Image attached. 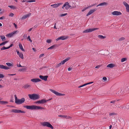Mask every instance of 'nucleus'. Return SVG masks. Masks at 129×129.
I'll return each instance as SVG.
<instances>
[{"instance_id": "nucleus-56", "label": "nucleus", "mask_w": 129, "mask_h": 129, "mask_svg": "<svg viewBox=\"0 0 129 129\" xmlns=\"http://www.w3.org/2000/svg\"><path fill=\"white\" fill-rule=\"evenodd\" d=\"M16 51L17 52V54L18 55H19L20 54V53L19 51H17V50H16Z\"/></svg>"}, {"instance_id": "nucleus-21", "label": "nucleus", "mask_w": 129, "mask_h": 129, "mask_svg": "<svg viewBox=\"0 0 129 129\" xmlns=\"http://www.w3.org/2000/svg\"><path fill=\"white\" fill-rule=\"evenodd\" d=\"M49 100H46L44 99H43L41 100H40V104H42L45 103L47 101H48Z\"/></svg>"}, {"instance_id": "nucleus-59", "label": "nucleus", "mask_w": 129, "mask_h": 129, "mask_svg": "<svg viewBox=\"0 0 129 129\" xmlns=\"http://www.w3.org/2000/svg\"><path fill=\"white\" fill-rule=\"evenodd\" d=\"M27 37V35H26L25 34L23 36V37L24 38V39L25 38Z\"/></svg>"}, {"instance_id": "nucleus-42", "label": "nucleus", "mask_w": 129, "mask_h": 129, "mask_svg": "<svg viewBox=\"0 0 129 129\" xmlns=\"http://www.w3.org/2000/svg\"><path fill=\"white\" fill-rule=\"evenodd\" d=\"M109 115L110 116H111L114 115H116V114L115 113H110Z\"/></svg>"}, {"instance_id": "nucleus-28", "label": "nucleus", "mask_w": 129, "mask_h": 129, "mask_svg": "<svg viewBox=\"0 0 129 129\" xmlns=\"http://www.w3.org/2000/svg\"><path fill=\"white\" fill-rule=\"evenodd\" d=\"M98 37L99 38L101 39H104L106 38V37L101 35H98Z\"/></svg>"}, {"instance_id": "nucleus-26", "label": "nucleus", "mask_w": 129, "mask_h": 129, "mask_svg": "<svg viewBox=\"0 0 129 129\" xmlns=\"http://www.w3.org/2000/svg\"><path fill=\"white\" fill-rule=\"evenodd\" d=\"M8 7L10 8L11 9L13 10H15L16 9V7L13 6H9Z\"/></svg>"}, {"instance_id": "nucleus-64", "label": "nucleus", "mask_w": 129, "mask_h": 129, "mask_svg": "<svg viewBox=\"0 0 129 129\" xmlns=\"http://www.w3.org/2000/svg\"><path fill=\"white\" fill-rule=\"evenodd\" d=\"M33 28V27L30 28L28 30V31L29 32L30 31L32 30V29Z\"/></svg>"}, {"instance_id": "nucleus-29", "label": "nucleus", "mask_w": 129, "mask_h": 129, "mask_svg": "<svg viewBox=\"0 0 129 129\" xmlns=\"http://www.w3.org/2000/svg\"><path fill=\"white\" fill-rule=\"evenodd\" d=\"M0 103L2 104H5L8 103V102L7 101H0Z\"/></svg>"}, {"instance_id": "nucleus-10", "label": "nucleus", "mask_w": 129, "mask_h": 129, "mask_svg": "<svg viewBox=\"0 0 129 129\" xmlns=\"http://www.w3.org/2000/svg\"><path fill=\"white\" fill-rule=\"evenodd\" d=\"M17 32V31H14L12 33L8 34H7L6 36H7L10 38L11 37H12L13 36V35L14 34H15Z\"/></svg>"}, {"instance_id": "nucleus-51", "label": "nucleus", "mask_w": 129, "mask_h": 129, "mask_svg": "<svg viewBox=\"0 0 129 129\" xmlns=\"http://www.w3.org/2000/svg\"><path fill=\"white\" fill-rule=\"evenodd\" d=\"M103 80H104L105 81H106L107 80V78L105 77H104L103 78Z\"/></svg>"}, {"instance_id": "nucleus-40", "label": "nucleus", "mask_w": 129, "mask_h": 129, "mask_svg": "<svg viewBox=\"0 0 129 129\" xmlns=\"http://www.w3.org/2000/svg\"><path fill=\"white\" fill-rule=\"evenodd\" d=\"M7 49V47H5V46L3 47L1 49V50H5V49Z\"/></svg>"}, {"instance_id": "nucleus-14", "label": "nucleus", "mask_w": 129, "mask_h": 129, "mask_svg": "<svg viewBox=\"0 0 129 129\" xmlns=\"http://www.w3.org/2000/svg\"><path fill=\"white\" fill-rule=\"evenodd\" d=\"M67 38L66 36H62L58 37L56 39V41H58L59 40H64Z\"/></svg>"}, {"instance_id": "nucleus-38", "label": "nucleus", "mask_w": 129, "mask_h": 129, "mask_svg": "<svg viewBox=\"0 0 129 129\" xmlns=\"http://www.w3.org/2000/svg\"><path fill=\"white\" fill-rule=\"evenodd\" d=\"M126 59V58H123L121 59V61L122 62H123L125 61Z\"/></svg>"}, {"instance_id": "nucleus-17", "label": "nucleus", "mask_w": 129, "mask_h": 129, "mask_svg": "<svg viewBox=\"0 0 129 129\" xmlns=\"http://www.w3.org/2000/svg\"><path fill=\"white\" fill-rule=\"evenodd\" d=\"M0 68L5 70H8L10 69L8 67L5 66L3 65L0 64Z\"/></svg>"}, {"instance_id": "nucleus-52", "label": "nucleus", "mask_w": 129, "mask_h": 129, "mask_svg": "<svg viewBox=\"0 0 129 129\" xmlns=\"http://www.w3.org/2000/svg\"><path fill=\"white\" fill-rule=\"evenodd\" d=\"M66 3H65L64 4L63 6L62 7V9H63L66 6Z\"/></svg>"}, {"instance_id": "nucleus-27", "label": "nucleus", "mask_w": 129, "mask_h": 129, "mask_svg": "<svg viewBox=\"0 0 129 129\" xmlns=\"http://www.w3.org/2000/svg\"><path fill=\"white\" fill-rule=\"evenodd\" d=\"M19 57L22 59H23L24 57L23 55V53H20V54L19 55Z\"/></svg>"}, {"instance_id": "nucleus-62", "label": "nucleus", "mask_w": 129, "mask_h": 129, "mask_svg": "<svg viewBox=\"0 0 129 129\" xmlns=\"http://www.w3.org/2000/svg\"><path fill=\"white\" fill-rule=\"evenodd\" d=\"M38 26V24H37L36 25H35V26H34V27H33V28H36V27H37V26Z\"/></svg>"}, {"instance_id": "nucleus-49", "label": "nucleus", "mask_w": 129, "mask_h": 129, "mask_svg": "<svg viewBox=\"0 0 129 129\" xmlns=\"http://www.w3.org/2000/svg\"><path fill=\"white\" fill-rule=\"evenodd\" d=\"M93 82H89V83H85V84L86 85H87L92 83H93Z\"/></svg>"}, {"instance_id": "nucleus-32", "label": "nucleus", "mask_w": 129, "mask_h": 129, "mask_svg": "<svg viewBox=\"0 0 129 129\" xmlns=\"http://www.w3.org/2000/svg\"><path fill=\"white\" fill-rule=\"evenodd\" d=\"M8 42V41H6L3 42L2 43L0 44V46L2 45H4L5 44L7 43Z\"/></svg>"}, {"instance_id": "nucleus-19", "label": "nucleus", "mask_w": 129, "mask_h": 129, "mask_svg": "<svg viewBox=\"0 0 129 129\" xmlns=\"http://www.w3.org/2000/svg\"><path fill=\"white\" fill-rule=\"evenodd\" d=\"M70 59V57H68V58H67L64 60L61 61V62H60V63L61 64H63L65 63L66 62L69 60Z\"/></svg>"}, {"instance_id": "nucleus-63", "label": "nucleus", "mask_w": 129, "mask_h": 129, "mask_svg": "<svg viewBox=\"0 0 129 129\" xmlns=\"http://www.w3.org/2000/svg\"><path fill=\"white\" fill-rule=\"evenodd\" d=\"M14 25L15 28H16L17 27V25L14 23Z\"/></svg>"}, {"instance_id": "nucleus-39", "label": "nucleus", "mask_w": 129, "mask_h": 129, "mask_svg": "<svg viewBox=\"0 0 129 129\" xmlns=\"http://www.w3.org/2000/svg\"><path fill=\"white\" fill-rule=\"evenodd\" d=\"M68 14L67 13H66L64 14H61L60 15V17H63L64 16H65L67 15Z\"/></svg>"}, {"instance_id": "nucleus-37", "label": "nucleus", "mask_w": 129, "mask_h": 129, "mask_svg": "<svg viewBox=\"0 0 129 129\" xmlns=\"http://www.w3.org/2000/svg\"><path fill=\"white\" fill-rule=\"evenodd\" d=\"M61 64L60 62L56 66V68H57L61 65Z\"/></svg>"}, {"instance_id": "nucleus-23", "label": "nucleus", "mask_w": 129, "mask_h": 129, "mask_svg": "<svg viewBox=\"0 0 129 129\" xmlns=\"http://www.w3.org/2000/svg\"><path fill=\"white\" fill-rule=\"evenodd\" d=\"M30 87V85L27 84L24 85L23 86V87L25 89H27L29 88Z\"/></svg>"}, {"instance_id": "nucleus-35", "label": "nucleus", "mask_w": 129, "mask_h": 129, "mask_svg": "<svg viewBox=\"0 0 129 129\" xmlns=\"http://www.w3.org/2000/svg\"><path fill=\"white\" fill-rule=\"evenodd\" d=\"M55 47V45H53V46H50L49 48H48V49H53Z\"/></svg>"}, {"instance_id": "nucleus-20", "label": "nucleus", "mask_w": 129, "mask_h": 129, "mask_svg": "<svg viewBox=\"0 0 129 129\" xmlns=\"http://www.w3.org/2000/svg\"><path fill=\"white\" fill-rule=\"evenodd\" d=\"M108 4V3L106 2H104L99 4L96 7H98L100 6H106Z\"/></svg>"}, {"instance_id": "nucleus-58", "label": "nucleus", "mask_w": 129, "mask_h": 129, "mask_svg": "<svg viewBox=\"0 0 129 129\" xmlns=\"http://www.w3.org/2000/svg\"><path fill=\"white\" fill-rule=\"evenodd\" d=\"M68 5H66V6H65V9L67 10L68 9Z\"/></svg>"}, {"instance_id": "nucleus-25", "label": "nucleus", "mask_w": 129, "mask_h": 129, "mask_svg": "<svg viewBox=\"0 0 129 129\" xmlns=\"http://www.w3.org/2000/svg\"><path fill=\"white\" fill-rule=\"evenodd\" d=\"M22 67H23V68L20 69L19 71H25L26 69V68L25 66H23Z\"/></svg>"}, {"instance_id": "nucleus-30", "label": "nucleus", "mask_w": 129, "mask_h": 129, "mask_svg": "<svg viewBox=\"0 0 129 129\" xmlns=\"http://www.w3.org/2000/svg\"><path fill=\"white\" fill-rule=\"evenodd\" d=\"M0 37L3 41H4L5 40V37L4 36H1Z\"/></svg>"}, {"instance_id": "nucleus-18", "label": "nucleus", "mask_w": 129, "mask_h": 129, "mask_svg": "<svg viewBox=\"0 0 129 129\" xmlns=\"http://www.w3.org/2000/svg\"><path fill=\"white\" fill-rule=\"evenodd\" d=\"M31 15V13H29L27 14L24 15L21 18L22 20L25 19L28 17L30 16Z\"/></svg>"}, {"instance_id": "nucleus-2", "label": "nucleus", "mask_w": 129, "mask_h": 129, "mask_svg": "<svg viewBox=\"0 0 129 129\" xmlns=\"http://www.w3.org/2000/svg\"><path fill=\"white\" fill-rule=\"evenodd\" d=\"M40 124L42 125L43 126H46L51 128V129H53V126L49 122L47 121H44L41 122Z\"/></svg>"}, {"instance_id": "nucleus-45", "label": "nucleus", "mask_w": 129, "mask_h": 129, "mask_svg": "<svg viewBox=\"0 0 129 129\" xmlns=\"http://www.w3.org/2000/svg\"><path fill=\"white\" fill-rule=\"evenodd\" d=\"M27 39H28V40L30 41L31 42H32V41L31 40V39H30V36H29L27 38Z\"/></svg>"}, {"instance_id": "nucleus-60", "label": "nucleus", "mask_w": 129, "mask_h": 129, "mask_svg": "<svg viewBox=\"0 0 129 129\" xmlns=\"http://www.w3.org/2000/svg\"><path fill=\"white\" fill-rule=\"evenodd\" d=\"M44 54H40V57H42L44 55Z\"/></svg>"}, {"instance_id": "nucleus-11", "label": "nucleus", "mask_w": 129, "mask_h": 129, "mask_svg": "<svg viewBox=\"0 0 129 129\" xmlns=\"http://www.w3.org/2000/svg\"><path fill=\"white\" fill-rule=\"evenodd\" d=\"M33 106L34 105L28 106L26 105L23 106V107L25 108H26L27 109H29L33 110Z\"/></svg>"}, {"instance_id": "nucleus-1", "label": "nucleus", "mask_w": 129, "mask_h": 129, "mask_svg": "<svg viewBox=\"0 0 129 129\" xmlns=\"http://www.w3.org/2000/svg\"><path fill=\"white\" fill-rule=\"evenodd\" d=\"M15 97V103L17 105H20L23 103L25 101L24 98H22L19 99H17L16 95H14Z\"/></svg>"}, {"instance_id": "nucleus-50", "label": "nucleus", "mask_w": 129, "mask_h": 129, "mask_svg": "<svg viewBox=\"0 0 129 129\" xmlns=\"http://www.w3.org/2000/svg\"><path fill=\"white\" fill-rule=\"evenodd\" d=\"M116 102V100H114L111 101L110 103H111L114 104Z\"/></svg>"}, {"instance_id": "nucleus-16", "label": "nucleus", "mask_w": 129, "mask_h": 129, "mask_svg": "<svg viewBox=\"0 0 129 129\" xmlns=\"http://www.w3.org/2000/svg\"><path fill=\"white\" fill-rule=\"evenodd\" d=\"M96 9H94L93 10H91L87 14L86 16H88L92 13H93L94 11H96Z\"/></svg>"}, {"instance_id": "nucleus-22", "label": "nucleus", "mask_w": 129, "mask_h": 129, "mask_svg": "<svg viewBox=\"0 0 129 129\" xmlns=\"http://www.w3.org/2000/svg\"><path fill=\"white\" fill-rule=\"evenodd\" d=\"M18 45L19 48L22 51H25V50L23 48L22 46L21 43H19V44Z\"/></svg>"}, {"instance_id": "nucleus-13", "label": "nucleus", "mask_w": 129, "mask_h": 129, "mask_svg": "<svg viewBox=\"0 0 129 129\" xmlns=\"http://www.w3.org/2000/svg\"><path fill=\"white\" fill-rule=\"evenodd\" d=\"M31 81L33 82L36 83L41 81V80L39 78H34L31 79Z\"/></svg>"}, {"instance_id": "nucleus-41", "label": "nucleus", "mask_w": 129, "mask_h": 129, "mask_svg": "<svg viewBox=\"0 0 129 129\" xmlns=\"http://www.w3.org/2000/svg\"><path fill=\"white\" fill-rule=\"evenodd\" d=\"M125 38L123 37H121L119 39V41H120L124 40Z\"/></svg>"}, {"instance_id": "nucleus-15", "label": "nucleus", "mask_w": 129, "mask_h": 129, "mask_svg": "<svg viewBox=\"0 0 129 129\" xmlns=\"http://www.w3.org/2000/svg\"><path fill=\"white\" fill-rule=\"evenodd\" d=\"M48 77V76H43L42 75H40L39 76V77L41 79L45 81L47 80Z\"/></svg>"}, {"instance_id": "nucleus-57", "label": "nucleus", "mask_w": 129, "mask_h": 129, "mask_svg": "<svg viewBox=\"0 0 129 129\" xmlns=\"http://www.w3.org/2000/svg\"><path fill=\"white\" fill-rule=\"evenodd\" d=\"M15 74H8V75L9 76H13L15 75Z\"/></svg>"}, {"instance_id": "nucleus-7", "label": "nucleus", "mask_w": 129, "mask_h": 129, "mask_svg": "<svg viewBox=\"0 0 129 129\" xmlns=\"http://www.w3.org/2000/svg\"><path fill=\"white\" fill-rule=\"evenodd\" d=\"M123 3L125 6L126 7V9L127 12L129 13V5L125 2H123Z\"/></svg>"}, {"instance_id": "nucleus-53", "label": "nucleus", "mask_w": 129, "mask_h": 129, "mask_svg": "<svg viewBox=\"0 0 129 129\" xmlns=\"http://www.w3.org/2000/svg\"><path fill=\"white\" fill-rule=\"evenodd\" d=\"M88 8V7H87V8H85L83 9L82 10V12H84V11H85L86 9H87Z\"/></svg>"}, {"instance_id": "nucleus-34", "label": "nucleus", "mask_w": 129, "mask_h": 129, "mask_svg": "<svg viewBox=\"0 0 129 129\" xmlns=\"http://www.w3.org/2000/svg\"><path fill=\"white\" fill-rule=\"evenodd\" d=\"M58 116L59 117H64L68 118H67V116L66 115H58Z\"/></svg>"}, {"instance_id": "nucleus-12", "label": "nucleus", "mask_w": 129, "mask_h": 129, "mask_svg": "<svg viewBox=\"0 0 129 129\" xmlns=\"http://www.w3.org/2000/svg\"><path fill=\"white\" fill-rule=\"evenodd\" d=\"M44 109V108L40 106L34 105L33 110H42Z\"/></svg>"}, {"instance_id": "nucleus-4", "label": "nucleus", "mask_w": 129, "mask_h": 129, "mask_svg": "<svg viewBox=\"0 0 129 129\" xmlns=\"http://www.w3.org/2000/svg\"><path fill=\"white\" fill-rule=\"evenodd\" d=\"M11 112L17 113H25V112L24 111H22L20 110H17L16 109H13L11 110Z\"/></svg>"}, {"instance_id": "nucleus-43", "label": "nucleus", "mask_w": 129, "mask_h": 129, "mask_svg": "<svg viewBox=\"0 0 129 129\" xmlns=\"http://www.w3.org/2000/svg\"><path fill=\"white\" fill-rule=\"evenodd\" d=\"M14 15V14L12 13H10L9 15V16L10 17H12Z\"/></svg>"}, {"instance_id": "nucleus-3", "label": "nucleus", "mask_w": 129, "mask_h": 129, "mask_svg": "<svg viewBox=\"0 0 129 129\" xmlns=\"http://www.w3.org/2000/svg\"><path fill=\"white\" fill-rule=\"evenodd\" d=\"M28 96L31 99L34 100H37L40 98L39 95L36 94H29Z\"/></svg>"}, {"instance_id": "nucleus-54", "label": "nucleus", "mask_w": 129, "mask_h": 129, "mask_svg": "<svg viewBox=\"0 0 129 129\" xmlns=\"http://www.w3.org/2000/svg\"><path fill=\"white\" fill-rule=\"evenodd\" d=\"M94 5H95V4H94L91 5L90 6H88V8H91V7H93V6H94Z\"/></svg>"}, {"instance_id": "nucleus-61", "label": "nucleus", "mask_w": 129, "mask_h": 129, "mask_svg": "<svg viewBox=\"0 0 129 129\" xmlns=\"http://www.w3.org/2000/svg\"><path fill=\"white\" fill-rule=\"evenodd\" d=\"M5 17L4 16H3L0 17V20H2Z\"/></svg>"}, {"instance_id": "nucleus-33", "label": "nucleus", "mask_w": 129, "mask_h": 129, "mask_svg": "<svg viewBox=\"0 0 129 129\" xmlns=\"http://www.w3.org/2000/svg\"><path fill=\"white\" fill-rule=\"evenodd\" d=\"M6 64L9 67H12L13 66V65L10 63L7 62L6 63Z\"/></svg>"}, {"instance_id": "nucleus-36", "label": "nucleus", "mask_w": 129, "mask_h": 129, "mask_svg": "<svg viewBox=\"0 0 129 129\" xmlns=\"http://www.w3.org/2000/svg\"><path fill=\"white\" fill-rule=\"evenodd\" d=\"M66 5H68V9H69V8H70L71 7V5L69 4V3L68 2H66Z\"/></svg>"}, {"instance_id": "nucleus-55", "label": "nucleus", "mask_w": 129, "mask_h": 129, "mask_svg": "<svg viewBox=\"0 0 129 129\" xmlns=\"http://www.w3.org/2000/svg\"><path fill=\"white\" fill-rule=\"evenodd\" d=\"M17 66L18 67H22V66L20 64L18 65V64H17Z\"/></svg>"}, {"instance_id": "nucleus-6", "label": "nucleus", "mask_w": 129, "mask_h": 129, "mask_svg": "<svg viewBox=\"0 0 129 129\" xmlns=\"http://www.w3.org/2000/svg\"><path fill=\"white\" fill-rule=\"evenodd\" d=\"M50 90L52 92L55 94V95L58 96H61L64 95L63 94H62L60 93H59L54 90L52 89H50Z\"/></svg>"}, {"instance_id": "nucleus-44", "label": "nucleus", "mask_w": 129, "mask_h": 129, "mask_svg": "<svg viewBox=\"0 0 129 129\" xmlns=\"http://www.w3.org/2000/svg\"><path fill=\"white\" fill-rule=\"evenodd\" d=\"M36 1L35 0H28L27 1V2H35Z\"/></svg>"}, {"instance_id": "nucleus-46", "label": "nucleus", "mask_w": 129, "mask_h": 129, "mask_svg": "<svg viewBox=\"0 0 129 129\" xmlns=\"http://www.w3.org/2000/svg\"><path fill=\"white\" fill-rule=\"evenodd\" d=\"M51 40L50 39H47L46 40V42L49 43H50L51 42Z\"/></svg>"}, {"instance_id": "nucleus-9", "label": "nucleus", "mask_w": 129, "mask_h": 129, "mask_svg": "<svg viewBox=\"0 0 129 129\" xmlns=\"http://www.w3.org/2000/svg\"><path fill=\"white\" fill-rule=\"evenodd\" d=\"M62 3H59L57 4H54L52 5H51V6L53 7L54 8H56L62 5Z\"/></svg>"}, {"instance_id": "nucleus-5", "label": "nucleus", "mask_w": 129, "mask_h": 129, "mask_svg": "<svg viewBox=\"0 0 129 129\" xmlns=\"http://www.w3.org/2000/svg\"><path fill=\"white\" fill-rule=\"evenodd\" d=\"M98 29L97 28H90L87 29L83 31V33H87L91 32L94 31L95 30Z\"/></svg>"}, {"instance_id": "nucleus-48", "label": "nucleus", "mask_w": 129, "mask_h": 129, "mask_svg": "<svg viewBox=\"0 0 129 129\" xmlns=\"http://www.w3.org/2000/svg\"><path fill=\"white\" fill-rule=\"evenodd\" d=\"M4 77V76L3 75L0 74V78H3Z\"/></svg>"}, {"instance_id": "nucleus-47", "label": "nucleus", "mask_w": 129, "mask_h": 129, "mask_svg": "<svg viewBox=\"0 0 129 129\" xmlns=\"http://www.w3.org/2000/svg\"><path fill=\"white\" fill-rule=\"evenodd\" d=\"M86 86V85L85 84H83L82 85H80L78 86V87L79 88L81 87H83L84 86Z\"/></svg>"}, {"instance_id": "nucleus-31", "label": "nucleus", "mask_w": 129, "mask_h": 129, "mask_svg": "<svg viewBox=\"0 0 129 129\" xmlns=\"http://www.w3.org/2000/svg\"><path fill=\"white\" fill-rule=\"evenodd\" d=\"M126 107L123 106H121L120 107L118 106L117 107V109H119V108H120L121 109L122 108V109H124V110L126 108Z\"/></svg>"}, {"instance_id": "nucleus-8", "label": "nucleus", "mask_w": 129, "mask_h": 129, "mask_svg": "<svg viewBox=\"0 0 129 129\" xmlns=\"http://www.w3.org/2000/svg\"><path fill=\"white\" fill-rule=\"evenodd\" d=\"M112 14L114 15L119 16L122 14L121 13L120 11H115L111 13Z\"/></svg>"}, {"instance_id": "nucleus-24", "label": "nucleus", "mask_w": 129, "mask_h": 129, "mask_svg": "<svg viewBox=\"0 0 129 129\" xmlns=\"http://www.w3.org/2000/svg\"><path fill=\"white\" fill-rule=\"evenodd\" d=\"M114 67V64L112 63L109 64L107 66V67H109L110 68H112Z\"/></svg>"}]
</instances>
